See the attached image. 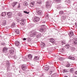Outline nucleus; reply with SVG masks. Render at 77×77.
I'll list each match as a JSON object with an SVG mask.
<instances>
[{
  "label": "nucleus",
  "instance_id": "1",
  "mask_svg": "<svg viewBox=\"0 0 77 77\" xmlns=\"http://www.w3.org/2000/svg\"><path fill=\"white\" fill-rule=\"evenodd\" d=\"M37 33L36 32H32L30 33V36L31 37H35V36H36Z\"/></svg>",
  "mask_w": 77,
  "mask_h": 77
},
{
  "label": "nucleus",
  "instance_id": "2",
  "mask_svg": "<svg viewBox=\"0 0 77 77\" xmlns=\"http://www.w3.org/2000/svg\"><path fill=\"white\" fill-rule=\"evenodd\" d=\"M39 20V18L35 17L33 18V21L34 22H38Z\"/></svg>",
  "mask_w": 77,
  "mask_h": 77
},
{
  "label": "nucleus",
  "instance_id": "3",
  "mask_svg": "<svg viewBox=\"0 0 77 77\" xmlns=\"http://www.w3.org/2000/svg\"><path fill=\"white\" fill-rule=\"evenodd\" d=\"M49 2H46V8L47 9H49L51 8V5H50L49 4Z\"/></svg>",
  "mask_w": 77,
  "mask_h": 77
},
{
  "label": "nucleus",
  "instance_id": "4",
  "mask_svg": "<svg viewBox=\"0 0 77 77\" xmlns=\"http://www.w3.org/2000/svg\"><path fill=\"white\" fill-rule=\"evenodd\" d=\"M7 15L8 16V18H11L13 15L11 12H8L7 13Z\"/></svg>",
  "mask_w": 77,
  "mask_h": 77
},
{
  "label": "nucleus",
  "instance_id": "5",
  "mask_svg": "<svg viewBox=\"0 0 77 77\" xmlns=\"http://www.w3.org/2000/svg\"><path fill=\"white\" fill-rule=\"evenodd\" d=\"M8 49L7 48L4 47L2 50L3 53H7L8 52Z\"/></svg>",
  "mask_w": 77,
  "mask_h": 77
},
{
  "label": "nucleus",
  "instance_id": "6",
  "mask_svg": "<svg viewBox=\"0 0 77 77\" xmlns=\"http://www.w3.org/2000/svg\"><path fill=\"white\" fill-rule=\"evenodd\" d=\"M46 30V29H45V28L43 26L40 29H39V31L41 32H44V30Z\"/></svg>",
  "mask_w": 77,
  "mask_h": 77
},
{
  "label": "nucleus",
  "instance_id": "7",
  "mask_svg": "<svg viewBox=\"0 0 77 77\" xmlns=\"http://www.w3.org/2000/svg\"><path fill=\"white\" fill-rule=\"evenodd\" d=\"M73 42L74 45H77V38L76 37H75L73 39Z\"/></svg>",
  "mask_w": 77,
  "mask_h": 77
},
{
  "label": "nucleus",
  "instance_id": "8",
  "mask_svg": "<svg viewBox=\"0 0 77 77\" xmlns=\"http://www.w3.org/2000/svg\"><path fill=\"white\" fill-rule=\"evenodd\" d=\"M21 68L23 70L25 71L26 69H27V67L26 66V65H22L21 66Z\"/></svg>",
  "mask_w": 77,
  "mask_h": 77
},
{
  "label": "nucleus",
  "instance_id": "9",
  "mask_svg": "<svg viewBox=\"0 0 77 77\" xmlns=\"http://www.w3.org/2000/svg\"><path fill=\"white\" fill-rule=\"evenodd\" d=\"M37 12L38 13V14L40 15H41L42 14V11L40 10H38V11H37Z\"/></svg>",
  "mask_w": 77,
  "mask_h": 77
},
{
  "label": "nucleus",
  "instance_id": "10",
  "mask_svg": "<svg viewBox=\"0 0 77 77\" xmlns=\"http://www.w3.org/2000/svg\"><path fill=\"white\" fill-rule=\"evenodd\" d=\"M50 42H51V43L53 44L56 43V41H55V40H54V39L53 38H51L50 39Z\"/></svg>",
  "mask_w": 77,
  "mask_h": 77
},
{
  "label": "nucleus",
  "instance_id": "11",
  "mask_svg": "<svg viewBox=\"0 0 77 77\" xmlns=\"http://www.w3.org/2000/svg\"><path fill=\"white\" fill-rule=\"evenodd\" d=\"M36 38H40L41 37L42 35L40 33H37L36 35Z\"/></svg>",
  "mask_w": 77,
  "mask_h": 77
},
{
  "label": "nucleus",
  "instance_id": "12",
  "mask_svg": "<svg viewBox=\"0 0 77 77\" xmlns=\"http://www.w3.org/2000/svg\"><path fill=\"white\" fill-rule=\"evenodd\" d=\"M69 35L70 37H72L74 35V33L72 31H70L69 34Z\"/></svg>",
  "mask_w": 77,
  "mask_h": 77
},
{
  "label": "nucleus",
  "instance_id": "13",
  "mask_svg": "<svg viewBox=\"0 0 77 77\" xmlns=\"http://www.w3.org/2000/svg\"><path fill=\"white\" fill-rule=\"evenodd\" d=\"M9 53L11 54H14V51L13 49H10L9 51Z\"/></svg>",
  "mask_w": 77,
  "mask_h": 77
},
{
  "label": "nucleus",
  "instance_id": "14",
  "mask_svg": "<svg viewBox=\"0 0 77 77\" xmlns=\"http://www.w3.org/2000/svg\"><path fill=\"white\" fill-rule=\"evenodd\" d=\"M6 64L7 66V69H9V66H10V65H11V64H10V63L8 61H7L6 62Z\"/></svg>",
  "mask_w": 77,
  "mask_h": 77
},
{
  "label": "nucleus",
  "instance_id": "15",
  "mask_svg": "<svg viewBox=\"0 0 77 77\" xmlns=\"http://www.w3.org/2000/svg\"><path fill=\"white\" fill-rule=\"evenodd\" d=\"M6 24V20H4L2 21V26H5Z\"/></svg>",
  "mask_w": 77,
  "mask_h": 77
},
{
  "label": "nucleus",
  "instance_id": "16",
  "mask_svg": "<svg viewBox=\"0 0 77 77\" xmlns=\"http://www.w3.org/2000/svg\"><path fill=\"white\" fill-rule=\"evenodd\" d=\"M21 21H22L21 23V24L22 25V24H22L24 25V24L25 23V21H26V20L24 19H22Z\"/></svg>",
  "mask_w": 77,
  "mask_h": 77
},
{
  "label": "nucleus",
  "instance_id": "17",
  "mask_svg": "<svg viewBox=\"0 0 77 77\" xmlns=\"http://www.w3.org/2000/svg\"><path fill=\"white\" fill-rule=\"evenodd\" d=\"M15 43V44L16 46H18L20 45V42L18 41H16Z\"/></svg>",
  "mask_w": 77,
  "mask_h": 77
},
{
  "label": "nucleus",
  "instance_id": "18",
  "mask_svg": "<svg viewBox=\"0 0 77 77\" xmlns=\"http://www.w3.org/2000/svg\"><path fill=\"white\" fill-rule=\"evenodd\" d=\"M65 2L66 5H68L71 3V1L69 0H67L65 1Z\"/></svg>",
  "mask_w": 77,
  "mask_h": 77
},
{
  "label": "nucleus",
  "instance_id": "19",
  "mask_svg": "<svg viewBox=\"0 0 77 77\" xmlns=\"http://www.w3.org/2000/svg\"><path fill=\"white\" fill-rule=\"evenodd\" d=\"M45 46V44L44 43H42L41 44V47L42 48H44Z\"/></svg>",
  "mask_w": 77,
  "mask_h": 77
},
{
  "label": "nucleus",
  "instance_id": "20",
  "mask_svg": "<svg viewBox=\"0 0 77 77\" xmlns=\"http://www.w3.org/2000/svg\"><path fill=\"white\" fill-rule=\"evenodd\" d=\"M17 4V2H14L12 4V6L13 8H14Z\"/></svg>",
  "mask_w": 77,
  "mask_h": 77
},
{
  "label": "nucleus",
  "instance_id": "21",
  "mask_svg": "<svg viewBox=\"0 0 77 77\" xmlns=\"http://www.w3.org/2000/svg\"><path fill=\"white\" fill-rule=\"evenodd\" d=\"M15 31L16 34H17V35H18V34L20 33V31L18 29H15Z\"/></svg>",
  "mask_w": 77,
  "mask_h": 77
},
{
  "label": "nucleus",
  "instance_id": "22",
  "mask_svg": "<svg viewBox=\"0 0 77 77\" xmlns=\"http://www.w3.org/2000/svg\"><path fill=\"white\" fill-rule=\"evenodd\" d=\"M66 47L67 48H71V46H70V45H69V44H67L66 45Z\"/></svg>",
  "mask_w": 77,
  "mask_h": 77
},
{
  "label": "nucleus",
  "instance_id": "23",
  "mask_svg": "<svg viewBox=\"0 0 77 77\" xmlns=\"http://www.w3.org/2000/svg\"><path fill=\"white\" fill-rule=\"evenodd\" d=\"M58 76V75L57 74H54L51 75V77H57Z\"/></svg>",
  "mask_w": 77,
  "mask_h": 77
},
{
  "label": "nucleus",
  "instance_id": "24",
  "mask_svg": "<svg viewBox=\"0 0 77 77\" xmlns=\"http://www.w3.org/2000/svg\"><path fill=\"white\" fill-rule=\"evenodd\" d=\"M6 12H3L1 14L2 16L5 17L6 15Z\"/></svg>",
  "mask_w": 77,
  "mask_h": 77
},
{
  "label": "nucleus",
  "instance_id": "25",
  "mask_svg": "<svg viewBox=\"0 0 77 77\" xmlns=\"http://www.w3.org/2000/svg\"><path fill=\"white\" fill-rule=\"evenodd\" d=\"M34 2H31L30 4V6L31 7H33L34 6Z\"/></svg>",
  "mask_w": 77,
  "mask_h": 77
},
{
  "label": "nucleus",
  "instance_id": "26",
  "mask_svg": "<svg viewBox=\"0 0 77 77\" xmlns=\"http://www.w3.org/2000/svg\"><path fill=\"white\" fill-rule=\"evenodd\" d=\"M16 26V24L14 23H13L11 26V27L14 28V27Z\"/></svg>",
  "mask_w": 77,
  "mask_h": 77
},
{
  "label": "nucleus",
  "instance_id": "27",
  "mask_svg": "<svg viewBox=\"0 0 77 77\" xmlns=\"http://www.w3.org/2000/svg\"><path fill=\"white\" fill-rule=\"evenodd\" d=\"M37 3L40 5L42 3V1L41 0H38L37 1Z\"/></svg>",
  "mask_w": 77,
  "mask_h": 77
},
{
  "label": "nucleus",
  "instance_id": "28",
  "mask_svg": "<svg viewBox=\"0 0 77 77\" xmlns=\"http://www.w3.org/2000/svg\"><path fill=\"white\" fill-rule=\"evenodd\" d=\"M34 59L35 61H37L36 60H39V57L37 56H35L34 57Z\"/></svg>",
  "mask_w": 77,
  "mask_h": 77
},
{
  "label": "nucleus",
  "instance_id": "29",
  "mask_svg": "<svg viewBox=\"0 0 77 77\" xmlns=\"http://www.w3.org/2000/svg\"><path fill=\"white\" fill-rule=\"evenodd\" d=\"M28 57L29 59H31L32 58V56L31 54L28 55Z\"/></svg>",
  "mask_w": 77,
  "mask_h": 77
},
{
  "label": "nucleus",
  "instance_id": "30",
  "mask_svg": "<svg viewBox=\"0 0 77 77\" xmlns=\"http://www.w3.org/2000/svg\"><path fill=\"white\" fill-rule=\"evenodd\" d=\"M44 69L46 71H48V70H49V67H45L44 68Z\"/></svg>",
  "mask_w": 77,
  "mask_h": 77
},
{
  "label": "nucleus",
  "instance_id": "31",
  "mask_svg": "<svg viewBox=\"0 0 77 77\" xmlns=\"http://www.w3.org/2000/svg\"><path fill=\"white\" fill-rule=\"evenodd\" d=\"M62 20H65L66 19V16L64 15L63 16L61 17Z\"/></svg>",
  "mask_w": 77,
  "mask_h": 77
},
{
  "label": "nucleus",
  "instance_id": "32",
  "mask_svg": "<svg viewBox=\"0 0 77 77\" xmlns=\"http://www.w3.org/2000/svg\"><path fill=\"white\" fill-rule=\"evenodd\" d=\"M64 13V12L63 11H61L59 12V14H60V15H63V14Z\"/></svg>",
  "mask_w": 77,
  "mask_h": 77
},
{
  "label": "nucleus",
  "instance_id": "33",
  "mask_svg": "<svg viewBox=\"0 0 77 77\" xmlns=\"http://www.w3.org/2000/svg\"><path fill=\"white\" fill-rule=\"evenodd\" d=\"M17 15L19 17H21L22 16V14H21V13L19 12L17 14Z\"/></svg>",
  "mask_w": 77,
  "mask_h": 77
},
{
  "label": "nucleus",
  "instance_id": "34",
  "mask_svg": "<svg viewBox=\"0 0 77 77\" xmlns=\"http://www.w3.org/2000/svg\"><path fill=\"white\" fill-rule=\"evenodd\" d=\"M23 5H24V6H26L28 5V4H27L26 2H25L23 3Z\"/></svg>",
  "mask_w": 77,
  "mask_h": 77
},
{
  "label": "nucleus",
  "instance_id": "35",
  "mask_svg": "<svg viewBox=\"0 0 77 77\" xmlns=\"http://www.w3.org/2000/svg\"><path fill=\"white\" fill-rule=\"evenodd\" d=\"M61 43L62 45H64V44H66V42H65V41H63L61 42Z\"/></svg>",
  "mask_w": 77,
  "mask_h": 77
},
{
  "label": "nucleus",
  "instance_id": "36",
  "mask_svg": "<svg viewBox=\"0 0 77 77\" xmlns=\"http://www.w3.org/2000/svg\"><path fill=\"white\" fill-rule=\"evenodd\" d=\"M70 72H74V68H71L69 70Z\"/></svg>",
  "mask_w": 77,
  "mask_h": 77
},
{
  "label": "nucleus",
  "instance_id": "37",
  "mask_svg": "<svg viewBox=\"0 0 77 77\" xmlns=\"http://www.w3.org/2000/svg\"><path fill=\"white\" fill-rule=\"evenodd\" d=\"M67 70L66 69H64L63 71V72L65 73V72H67Z\"/></svg>",
  "mask_w": 77,
  "mask_h": 77
},
{
  "label": "nucleus",
  "instance_id": "38",
  "mask_svg": "<svg viewBox=\"0 0 77 77\" xmlns=\"http://www.w3.org/2000/svg\"><path fill=\"white\" fill-rule=\"evenodd\" d=\"M71 50H72V51H75V48H71Z\"/></svg>",
  "mask_w": 77,
  "mask_h": 77
},
{
  "label": "nucleus",
  "instance_id": "39",
  "mask_svg": "<svg viewBox=\"0 0 77 77\" xmlns=\"http://www.w3.org/2000/svg\"><path fill=\"white\" fill-rule=\"evenodd\" d=\"M1 45H6V43H4V42L1 43Z\"/></svg>",
  "mask_w": 77,
  "mask_h": 77
},
{
  "label": "nucleus",
  "instance_id": "40",
  "mask_svg": "<svg viewBox=\"0 0 77 77\" xmlns=\"http://www.w3.org/2000/svg\"><path fill=\"white\" fill-rule=\"evenodd\" d=\"M60 51L61 53H63V51H64V50L62 48L60 49Z\"/></svg>",
  "mask_w": 77,
  "mask_h": 77
},
{
  "label": "nucleus",
  "instance_id": "41",
  "mask_svg": "<svg viewBox=\"0 0 77 77\" xmlns=\"http://www.w3.org/2000/svg\"><path fill=\"white\" fill-rule=\"evenodd\" d=\"M66 67H69L70 66V64L69 63H67V64L66 65Z\"/></svg>",
  "mask_w": 77,
  "mask_h": 77
},
{
  "label": "nucleus",
  "instance_id": "42",
  "mask_svg": "<svg viewBox=\"0 0 77 77\" xmlns=\"http://www.w3.org/2000/svg\"><path fill=\"white\" fill-rule=\"evenodd\" d=\"M55 2H57V3H60V0H55Z\"/></svg>",
  "mask_w": 77,
  "mask_h": 77
},
{
  "label": "nucleus",
  "instance_id": "43",
  "mask_svg": "<svg viewBox=\"0 0 77 77\" xmlns=\"http://www.w3.org/2000/svg\"><path fill=\"white\" fill-rule=\"evenodd\" d=\"M26 57H23V60H24V61H26Z\"/></svg>",
  "mask_w": 77,
  "mask_h": 77
},
{
  "label": "nucleus",
  "instance_id": "44",
  "mask_svg": "<svg viewBox=\"0 0 77 77\" xmlns=\"http://www.w3.org/2000/svg\"><path fill=\"white\" fill-rule=\"evenodd\" d=\"M52 72H53V71H49V75H51V73H52Z\"/></svg>",
  "mask_w": 77,
  "mask_h": 77
},
{
  "label": "nucleus",
  "instance_id": "45",
  "mask_svg": "<svg viewBox=\"0 0 77 77\" xmlns=\"http://www.w3.org/2000/svg\"><path fill=\"white\" fill-rule=\"evenodd\" d=\"M24 13H25V14H29V12H27L26 11H23Z\"/></svg>",
  "mask_w": 77,
  "mask_h": 77
},
{
  "label": "nucleus",
  "instance_id": "46",
  "mask_svg": "<svg viewBox=\"0 0 77 77\" xmlns=\"http://www.w3.org/2000/svg\"><path fill=\"white\" fill-rule=\"evenodd\" d=\"M48 51H50V50H51V48H47Z\"/></svg>",
  "mask_w": 77,
  "mask_h": 77
},
{
  "label": "nucleus",
  "instance_id": "47",
  "mask_svg": "<svg viewBox=\"0 0 77 77\" xmlns=\"http://www.w3.org/2000/svg\"><path fill=\"white\" fill-rule=\"evenodd\" d=\"M72 57V56H71L70 55L68 57V59H71Z\"/></svg>",
  "mask_w": 77,
  "mask_h": 77
},
{
  "label": "nucleus",
  "instance_id": "48",
  "mask_svg": "<svg viewBox=\"0 0 77 77\" xmlns=\"http://www.w3.org/2000/svg\"><path fill=\"white\" fill-rule=\"evenodd\" d=\"M72 60H74L75 59V58H74V57H72L71 58V59Z\"/></svg>",
  "mask_w": 77,
  "mask_h": 77
},
{
  "label": "nucleus",
  "instance_id": "49",
  "mask_svg": "<svg viewBox=\"0 0 77 77\" xmlns=\"http://www.w3.org/2000/svg\"><path fill=\"white\" fill-rule=\"evenodd\" d=\"M74 73L75 74H76L77 75V71H75L74 72Z\"/></svg>",
  "mask_w": 77,
  "mask_h": 77
},
{
  "label": "nucleus",
  "instance_id": "50",
  "mask_svg": "<svg viewBox=\"0 0 77 77\" xmlns=\"http://www.w3.org/2000/svg\"><path fill=\"white\" fill-rule=\"evenodd\" d=\"M20 5L19 4V5H18V8H20Z\"/></svg>",
  "mask_w": 77,
  "mask_h": 77
},
{
  "label": "nucleus",
  "instance_id": "51",
  "mask_svg": "<svg viewBox=\"0 0 77 77\" xmlns=\"http://www.w3.org/2000/svg\"><path fill=\"white\" fill-rule=\"evenodd\" d=\"M26 38H24L23 39V41H26Z\"/></svg>",
  "mask_w": 77,
  "mask_h": 77
},
{
  "label": "nucleus",
  "instance_id": "52",
  "mask_svg": "<svg viewBox=\"0 0 77 77\" xmlns=\"http://www.w3.org/2000/svg\"><path fill=\"white\" fill-rule=\"evenodd\" d=\"M70 39H71V38H70ZM73 40V39H70V41L71 42V41H72V40Z\"/></svg>",
  "mask_w": 77,
  "mask_h": 77
},
{
  "label": "nucleus",
  "instance_id": "53",
  "mask_svg": "<svg viewBox=\"0 0 77 77\" xmlns=\"http://www.w3.org/2000/svg\"><path fill=\"white\" fill-rule=\"evenodd\" d=\"M75 24L76 26H77V23H75Z\"/></svg>",
  "mask_w": 77,
  "mask_h": 77
},
{
  "label": "nucleus",
  "instance_id": "54",
  "mask_svg": "<svg viewBox=\"0 0 77 77\" xmlns=\"http://www.w3.org/2000/svg\"><path fill=\"white\" fill-rule=\"evenodd\" d=\"M61 60H62V59H63V58L61 57Z\"/></svg>",
  "mask_w": 77,
  "mask_h": 77
},
{
  "label": "nucleus",
  "instance_id": "55",
  "mask_svg": "<svg viewBox=\"0 0 77 77\" xmlns=\"http://www.w3.org/2000/svg\"><path fill=\"white\" fill-rule=\"evenodd\" d=\"M72 77H77V76H74Z\"/></svg>",
  "mask_w": 77,
  "mask_h": 77
},
{
  "label": "nucleus",
  "instance_id": "56",
  "mask_svg": "<svg viewBox=\"0 0 77 77\" xmlns=\"http://www.w3.org/2000/svg\"><path fill=\"white\" fill-rule=\"evenodd\" d=\"M19 72H20V73H21V71H19Z\"/></svg>",
  "mask_w": 77,
  "mask_h": 77
},
{
  "label": "nucleus",
  "instance_id": "57",
  "mask_svg": "<svg viewBox=\"0 0 77 77\" xmlns=\"http://www.w3.org/2000/svg\"><path fill=\"white\" fill-rule=\"evenodd\" d=\"M8 57L9 58H10V57H9L8 56Z\"/></svg>",
  "mask_w": 77,
  "mask_h": 77
},
{
  "label": "nucleus",
  "instance_id": "58",
  "mask_svg": "<svg viewBox=\"0 0 77 77\" xmlns=\"http://www.w3.org/2000/svg\"><path fill=\"white\" fill-rule=\"evenodd\" d=\"M50 77V76H49V77Z\"/></svg>",
  "mask_w": 77,
  "mask_h": 77
}]
</instances>
